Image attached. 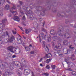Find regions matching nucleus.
I'll use <instances>...</instances> for the list:
<instances>
[{
    "label": "nucleus",
    "instance_id": "obj_61",
    "mask_svg": "<svg viewBox=\"0 0 76 76\" xmlns=\"http://www.w3.org/2000/svg\"><path fill=\"white\" fill-rule=\"evenodd\" d=\"M23 38H24L25 39H26V37H25L24 36L23 37Z\"/></svg>",
    "mask_w": 76,
    "mask_h": 76
},
{
    "label": "nucleus",
    "instance_id": "obj_35",
    "mask_svg": "<svg viewBox=\"0 0 76 76\" xmlns=\"http://www.w3.org/2000/svg\"><path fill=\"white\" fill-rule=\"evenodd\" d=\"M75 73H76V72H75V71H73L72 72V75H75Z\"/></svg>",
    "mask_w": 76,
    "mask_h": 76
},
{
    "label": "nucleus",
    "instance_id": "obj_55",
    "mask_svg": "<svg viewBox=\"0 0 76 76\" xmlns=\"http://www.w3.org/2000/svg\"><path fill=\"white\" fill-rule=\"evenodd\" d=\"M40 66L41 67H43V65H42V64H41L40 65Z\"/></svg>",
    "mask_w": 76,
    "mask_h": 76
},
{
    "label": "nucleus",
    "instance_id": "obj_33",
    "mask_svg": "<svg viewBox=\"0 0 76 76\" xmlns=\"http://www.w3.org/2000/svg\"><path fill=\"white\" fill-rule=\"evenodd\" d=\"M14 30H12V33L13 34H14V35H15L16 34V31H14Z\"/></svg>",
    "mask_w": 76,
    "mask_h": 76
},
{
    "label": "nucleus",
    "instance_id": "obj_27",
    "mask_svg": "<svg viewBox=\"0 0 76 76\" xmlns=\"http://www.w3.org/2000/svg\"><path fill=\"white\" fill-rule=\"evenodd\" d=\"M51 67L53 69H55V68H56V66L55 65H52Z\"/></svg>",
    "mask_w": 76,
    "mask_h": 76
},
{
    "label": "nucleus",
    "instance_id": "obj_20",
    "mask_svg": "<svg viewBox=\"0 0 76 76\" xmlns=\"http://www.w3.org/2000/svg\"><path fill=\"white\" fill-rule=\"evenodd\" d=\"M1 7H0V16H3V13L1 12Z\"/></svg>",
    "mask_w": 76,
    "mask_h": 76
},
{
    "label": "nucleus",
    "instance_id": "obj_59",
    "mask_svg": "<svg viewBox=\"0 0 76 76\" xmlns=\"http://www.w3.org/2000/svg\"><path fill=\"white\" fill-rule=\"evenodd\" d=\"M72 60L73 61H75V58H72Z\"/></svg>",
    "mask_w": 76,
    "mask_h": 76
},
{
    "label": "nucleus",
    "instance_id": "obj_3",
    "mask_svg": "<svg viewBox=\"0 0 76 76\" xmlns=\"http://www.w3.org/2000/svg\"><path fill=\"white\" fill-rule=\"evenodd\" d=\"M0 67L1 69H3L4 67L7 68L9 67V64L7 62L0 63Z\"/></svg>",
    "mask_w": 76,
    "mask_h": 76
},
{
    "label": "nucleus",
    "instance_id": "obj_28",
    "mask_svg": "<svg viewBox=\"0 0 76 76\" xmlns=\"http://www.w3.org/2000/svg\"><path fill=\"white\" fill-rule=\"evenodd\" d=\"M7 22V19L6 18H5L4 20H3L2 21V23H4V22Z\"/></svg>",
    "mask_w": 76,
    "mask_h": 76
},
{
    "label": "nucleus",
    "instance_id": "obj_38",
    "mask_svg": "<svg viewBox=\"0 0 76 76\" xmlns=\"http://www.w3.org/2000/svg\"><path fill=\"white\" fill-rule=\"evenodd\" d=\"M65 62H66V63H67V64H68V63H69V61H68L67 59H65Z\"/></svg>",
    "mask_w": 76,
    "mask_h": 76
},
{
    "label": "nucleus",
    "instance_id": "obj_62",
    "mask_svg": "<svg viewBox=\"0 0 76 76\" xmlns=\"http://www.w3.org/2000/svg\"><path fill=\"white\" fill-rule=\"evenodd\" d=\"M70 37H71L70 36L69 37H67V38H68V39H69V38H70Z\"/></svg>",
    "mask_w": 76,
    "mask_h": 76
},
{
    "label": "nucleus",
    "instance_id": "obj_21",
    "mask_svg": "<svg viewBox=\"0 0 76 76\" xmlns=\"http://www.w3.org/2000/svg\"><path fill=\"white\" fill-rule=\"evenodd\" d=\"M64 45H67V41L64 40V41L63 42Z\"/></svg>",
    "mask_w": 76,
    "mask_h": 76
},
{
    "label": "nucleus",
    "instance_id": "obj_54",
    "mask_svg": "<svg viewBox=\"0 0 76 76\" xmlns=\"http://www.w3.org/2000/svg\"><path fill=\"white\" fill-rule=\"evenodd\" d=\"M39 20L40 21H42V19L41 18H40V19H39Z\"/></svg>",
    "mask_w": 76,
    "mask_h": 76
},
{
    "label": "nucleus",
    "instance_id": "obj_45",
    "mask_svg": "<svg viewBox=\"0 0 76 76\" xmlns=\"http://www.w3.org/2000/svg\"><path fill=\"white\" fill-rule=\"evenodd\" d=\"M45 42H43V45L44 46V47H45Z\"/></svg>",
    "mask_w": 76,
    "mask_h": 76
},
{
    "label": "nucleus",
    "instance_id": "obj_39",
    "mask_svg": "<svg viewBox=\"0 0 76 76\" xmlns=\"http://www.w3.org/2000/svg\"><path fill=\"white\" fill-rule=\"evenodd\" d=\"M23 9L24 10H25V9H27L28 7L26 8L24 6L23 7Z\"/></svg>",
    "mask_w": 76,
    "mask_h": 76
},
{
    "label": "nucleus",
    "instance_id": "obj_14",
    "mask_svg": "<svg viewBox=\"0 0 76 76\" xmlns=\"http://www.w3.org/2000/svg\"><path fill=\"white\" fill-rule=\"evenodd\" d=\"M13 7H12L11 9H10V12L11 13H12V12L11 10H13V9L15 10V9H16V7H15V5L14 4H13Z\"/></svg>",
    "mask_w": 76,
    "mask_h": 76
},
{
    "label": "nucleus",
    "instance_id": "obj_31",
    "mask_svg": "<svg viewBox=\"0 0 76 76\" xmlns=\"http://www.w3.org/2000/svg\"><path fill=\"white\" fill-rule=\"evenodd\" d=\"M12 13L13 15H16L17 13V12H16V11H13Z\"/></svg>",
    "mask_w": 76,
    "mask_h": 76
},
{
    "label": "nucleus",
    "instance_id": "obj_36",
    "mask_svg": "<svg viewBox=\"0 0 76 76\" xmlns=\"http://www.w3.org/2000/svg\"><path fill=\"white\" fill-rule=\"evenodd\" d=\"M3 24L1 23L0 24V28H3Z\"/></svg>",
    "mask_w": 76,
    "mask_h": 76
},
{
    "label": "nucleus",
    "instance_id": "obj_56",
    "mask_svg": "<svg viewBox=\"0 0 76 76\" xmlns=\"http://www.w3.org/2000/svg\"><path fill=\"white\" fill-rule=\"evenodd\" d=\"M23 67H27V65L25 66V65H23Z\"/></svg>",
    "mask_w": 76,
    "mask_h": 76
},
{
    "label": "nucleus",
    "instance_id": "obj_6",
    "mask_svg": "<svg viewBox=\"0 0 76 76\" xmlns=\"http://www.w3.org/2000/svg\"><path fill=\"white\" fill-rule=\"evenodd\" d=\"M55 52L54 53L55 56H56V54H58L59 55V56H60L61 57H62L63 56V54L61 53H60V52L61 51L60 50H56L55 51Z\"/></svg>",
    "mask_w": 76,
    "mask_h": 76
},
{
    "label": "nucleus",
    "instance_id": "obj_43",
    "mask_svg": "<svg viewBox=\"0 0 76 76\" xmlns=\"http://www.w3.org/2000/svg\"><path fill=\"white\" fill-rule=\"evenodd\" d=\"M23 65H22V66H21V68H19V69H20V70H23Z\"/></svg>",
    "mask_w": 76,
    "mask_h": 76
},
{
    "label": "nucleus",
    "instance_id": "obj_37",
    "mask_svg": "<svg viewBox=\"0 0 76 76\" xmlns=\"http://www.w3.org/2000/svg\"><path fill=\"white\" fill-rule=\"evenodd\" d=\"M30 16H31V17H30V18L31 19V20H32V18L33 17V18H34V17H33V15H30Z\"/></svg>",
    "mask_w": 76,
    "mask_h": 76
},
{
    "label": "nucleus",
    "instance_id": "obj_17",
    "mask_svg": "<svg viewBox=\"0 0 76 76\" xmlns=\"http://www.w3.org/2000/svg\"><path fill=\"white\" fill-rule=\"evenodd\" d=\"M25 49L26 50V51H30V48L28 46H26L25 47Z\"/></svg>",
    "mask_w": 76,
    "mask_h": 76
},
{
    "label": "nucleus",
    "instance_id": "obj_34",
    "mask_svg": "<svg viewBox=\"0 0 76 76\" xmlns=\"http://www.w3.org/2000/svg\"><path fill=\"white\" fill-rule=\"evenodd\" d=\"M46 69H50V66L48 65H47L46 67Z\"/></svg>",
    "mask_w": 76,
    "mask_h": 76
},
{
    "label": "nucleus",
    "instance_id": "obj_52",
    "mask_svg": "<svg viewBox=\"0 0 76 76\" xmlns=\"http://www.w3.org/2000/svg\"><path fill=\"white\" fill-rule=\"evenodd\" d=\"M20 12L21 13V14H23H23H24V12H21V11H20Z\"/></svg>",
    "mask_w": 76,
    "mask_h": 76
},
{
    "label": "nucleus",
    "instance_id": "obj_49",
    "mask_svg": "<svg viewBox=\"0 0 76 76\" xmlns=\"http://www.w3.org/2000/svg\"><path fill=\"white\" fill-rule=\"evenodd\" d=\"M31 74H32L31 76H35V75H34V72H31Z\"/></svg>",
    "mask_w": 76,
    "mask_h": 76
},
{
    "label": "nucleus",
    "instance_id": "obj_40",
    "mask_svg": "<svg viewBox=\"0 0 76 76\" xmlns=\"http://www.w3.org/2000/svg\"><path fill=\"white\" fill-rule=\"evenodd\" d=\"M42 31H43V32H46V31H47L46 30L44 29V28H43L42 29Z\"/></svg>",
    "mask_w": 76,
    "mask_h": 76
},
{
    "label": "nucleus",
    "instance_id": "obj_58",
    "mask_svg": "<svg viewBox=\"0 0 76 76\" xmlns=\"http://www.w3.org/2000/svg\"><path fill=\"white\" fill-rule=\"evenodd\" d=\"M8 16H9V17H10V16H12V15L10 14V15H8Z\"/></svg>",
    "mask_w": 76,
    "mask_h": 76
},
{
    "label": "nucleus",
    "instance_id": "obj_42",
    "mask_svg": "<svg viewBox=\"0 0 76 76\" xmlns=\"http://www.w3.org/2000/svg\"><path fill=\"white\" fill-rule=\"evenodd\" d=\"M19 2L20 3V5H22V4L23 3V2L21 1H19Z\"/></svg>",
    "mask_w": 76,
    "mask_h": 76
},
{
    "label": "nucleus",
    "instance_id": "obj_41",
    "mask_svg": "<svg viewBox=\"0 0 76 76\" xmlns=\"http://www.w3.org/2000/svg\"><path fill=\"white\" fill-rule=\"evenodd\" d=\"M30 53L31 54H34V51H31L30 52Z\"/></svg>",
    "mask_w": 76,
    "mask_h": 76
},
{
    "label": "nucleus",
    "instance_id": "obj_32",
    "mask_svg": "<svg viewBox=\"0 0 76 76\" xmlns=\"http://www.w3.org/2000/svg\"><path fill=\"white\" fill-rule=\"evenodd\" d=\"M45 51H49V49H48V47H47V46H46Z\"/></svg>",
    "mask_w": 76,
    "mask_h": 76
},
{
    "label": "nucleus",
    "instance_id": "obj_53",
    "mask_svg": "<svg viewBox=\"0 0 76 76\" xmlns=\"http://www.w3.org/2000/svg\"><path fill=\"white\" fill-rule=\"evenodd\" d=\"M18 75L19 76H20V75H21L20 74V73L18 72Z\"/></svg>",
    "mask_w": 76,
    "mask_h": 76
},
{
    "label": "nucleus",
    "instance_id": "obj_44",
    "mask_svg": "<svg viewBox=\"0 0 76 76\" xmlns=\"http://www.w3.org/2000/svg\"><path fill=\"white\" fill-rule=\"evenodd\" d=\"M23 20H25V19H26V18H25V16L24 15L23 17Z\"/></svg>",
    "mask_w": 76,
    "mask_h": 76
},
{
    "label": "nucleus",
    "instance_id": "obj_10",
    "mask_svg": "<svg viewBox=\"0 0 76 76\" xmlns=\"http://www.w3.org/2000/svg\"><path fill=\"white\" fill-rule=\"evenodd\" d=\"M14 20H16V21H17V22H19V21H20L19 18L18 17V16H14Z\"/></svg>",
    "mask_w": 76,
    "mask_h": 76
},
{
    "label": "nucleus",
    "instance_id": "obj_47",
    "mask_svg": "<svg viewBox=\"0 0 76 76\" xmlns=\"http://www.w3.org/2000/svg\"><path fill=\"white\" fill-rule=\"evenodd\" d=\"M42 60H43V58H41L39 61V62H41V61H42Z\"/></svg>",
    "mask_w": 76,
    "mask_h": 76
},
{
    "label": "nucleus",
    "instance_id": "obj_48",
    "mask_svg": "<svg viewBox=\"0 0 76 76\" xmlns=\"http://www.w3.org/2000/svg\"><path fill=\"white\" fill-rule=\"evenodd\" d=\"M18 27L20 28V29H21V30H22V31H23V29H23V28L22 27H20L19 26H18Z\"/></svg>",
    "mask_w": 76,
    "mask_h": 76
},
{
    "label": "nucleus",
    "instance_id": "obj_22",
    "mask_svg": "<svg viewBox=\"0 0 76 76\" xmlns=\"http://www.w3.org/2000/svg\"><path fill=\"white\" fill-rule=\"evenodd\" d=\"M69 50H67L66 49H65V52L64 51V50H63V51L64 53L65 54H67L68 53V51H69Z\"/></svg>",
    "mask_w": 76,
    "mask_h": 76
},
{
    "label": "nucleus",
    "instance_id": "obj_60",
    "mask_svg": "<svg viewBox=\"0 0 76 76\" xmlns=\"http://www.w3.org/2000/svg\"><path fill=\"white\" fill-rule=\"evenodd\" d=\"M44 25H45V23H44L43 24V26H44Z\"/></svg>",
    "mask_w": 76,
    "mask_h": 76
},
{
    "label": "nucleus",
    "instance_id": "obj_8",
    "mask_svg": "<svg viewBox=\"0 0 76 76\" xmlns=\"http://www.w3.org/2000/svg\"><path fill=\"white\" fill-rule=\"evenodd\" d=\"M13 47L12 46H9L7 48L8 50H9L12 53H14V51L13 50L12 48H13Z\"/></svg>",
    "mask_w": 76,
    "mask_h": 76
},
{
    "label": "nucleus",
    "instance_id": "obj_25",
    "mask_svg": "<svg viewBox=\"0 0 76 76\" xmlns=\"http://www.w3.org/2000/svg\"><path fill=\"white\" fill-rule=\"evenodd\" d=\"M18 44H20V43H22V39H19L18 41Z\"/></svg>",
    "mask_w": 76,
    "mask_h": 76
},
{
    "label": "nucleus",
    "instance_id": "obj_30",
    "mask_svg": "<svg viewBox=\"0 0 76 76\" xmlns=\"http://www.w3.org/2000/svg\"><path fill=\"white\" fill-rule=\"evenodd\" d=\"M69 64L70 66H73V63L72 62H70L69 63Z\"/></svg>",
    "mask_w": 76,
    "mask_h": 76
},
{
    "label": "nucleus",
    "instance_id": "obj_9",
    "mask_svg": "<svg viewBox=\"0 0 76 76\" xmlns=\"http://www.w3.org/2000/svg\"><path fill=\"white\" fill-rule=\"evenodd\" d=\"M55 48H56V49H61V44L60 43H58V45H56L55 47Z\"/></svg>",
    "mask_w": 76,
    "mask_h": 76
},
{
    "label": "nucleus",
    "instance_id": "obj_23",
    "mask_svg": "<svg viewBox=\"0 0 76 76\" xmlns=\"http://www.w3.org/2000/svg\"><path fill=\"white\" fill-rule=\"evenodd\" d=\"M49 36L50 37H48V42H50V41H51V40L50 35H49Z\"/></svg>",
    "mask_w": 76,
    "mask_h": 76
},
{
    "label": "nucleus",
    "instance_id": "obj_26",
    "mask_svg": "<svg viewBox=\"0 0 76 76\" xmlns=\"http://www.w3.org/2000/svg\"><path fill=\"white\" fill-rule=\"evenodd\" d=\"M29 71V70L28 69H25L24 71V73H28V72Z\"/></svg>",
    "mask_w": 76,
    "mask_h": 76
},
{
    "label": "nucleus",
    "instance_id": "obj_29",
    "mask_svg": "<svg viewBox=\"0 0 76 76\" xmlns=\"http://www.w3.org/2000/svg\"><path fill=\"white\" fill-rule=\"evenodd\" d=\"M72 46H73V45H70L69 46V48L71 49V50H73V49L74 48V47H72Z\"/></svg>",
    "mask_w": 76,
    "mask_h": 76
},
{
    "label": "nucleus",
    "instance_id": "obj_19",
    "mask_svg": "<svg viewBox=\"0 0 76 76\" xmlns=\"http://www.w3.org/2000/svg\"><path fill=\"white\" fill-rule=\"evenodd\" d=\"M51 60L50 58L47 59L46 61V63H49L51 61Z\"/></svg>",
    "mask_w": 76,
    "mask_h": 76
},
{
    "label": "nucleus",
    "instance_id": "obj_4",
    "mask_svg": "<svg viewBox=\"0 0 76 76\" xmlns=\"http://www.w3.org/2000/svg\"><path fill=\"white\" fill-rule=\"evenodd\" d=\"M1 37H0V41H1V38H4L5 37H6V35H8L9 36V34H8V32L6 31V33H4L3 32H2L1 34Z\"/></svg>",
    "mask_w": 76,
    "mask_h": 76
},
{
    "label": "nucleus",
    "instance_id": "obj_63",
    "mask_svg": "<svg viewBox=\"0 0 76 76\" xmlns=\"http://www.w3.org/2000/svg\"><path fill=\"white\" fill-rule=\"evenodd\" d=\"M29 47H32V45H30Z\"/></svg>",
    "mask_w": 76,
    "mask_h": 76
},
{
    "label": "nucleus",
    "instance_id": "obj_64",
    "mask_svg": "<svg viewBox=\"0 0 76 76\" xmlns=\"http://www.w3.org/2000/svg\"><path fill=\"white\" fill-rule=\"evenodd\" d=\"M75 75L76 76V72H75V73L74 74V76H75Z\"/></svg>",
    "mask_w": 76,
    "mask_h": 76
},
{
    "label": "nucleus",
    "instance_id": "obj_57",
    "mask_svg": "<svg viewBox=\"0 0 76 76\" xmlns=\"http://www.w3.org/2000/svg\"><path fill=\"white\" fill-rule=\"evenodd\" d=\"M70 68H68V69H67L66 70H70Z\"/></svg>",
    "mask_w": 76,
    "mask_h": 76
},
{
    "label": "nucleus",
    "instance_id": "obj_18",
    "mask_svg": "<svg viewBox=\"0 0 76 76\" xmlns=\"http://www.w3.org/2000/svg\"><path fill=\"white\" fill-rule=\"evenodd\" d=\"M26 13H27V14H31L32 13V11L29 10V11H27L26 12Z\"/></svg>",
    "mask_w": 76,
    "mask_h": 76
},
{
    "label": "nucleus",
    "instance_id": "obj_15",
    "mask_svg": "<svg viewBox=\"0 0 76 76\" xmlns=\"http://www.w3.org/2000/svg\"><path fill=\"white\" fill-rule=\"evenodd\" d=\"M5 2V0H0V5L1 6L4 4V3Z\"/></svg>",
    "mask_w": 76,
    "mask_h": 76
},
{
    "label": "nucleus",
    "instance_id": "obj_1",
    "mask_svg": "<svg viewBox=\"0 0 76 76\" xmlns=\"http://www.w3.org/2000/svg\"><path fill=\"white\" fill-rule=\"evenodd\" d=\"M66 33H65L64 35H62L61 34V30H60L59 31H58V35H59V36L60 37H61L62 38L64 39V38H66V36H70V35L69 33V29H67L66 30Z\"/></svg>",
    "mask_w": 76,
    "mask_h": 76
},
{
    "label": "nucleus",
    "instance_id": "obj_46",
    "mask_svg": "<svg viewBox=\"0 0 76 76\" xmlns=\"http://www.w3.org/2000/svg\"><path fill=\"white\" fill-rule=\"evenodd\" d=\"M12 58H15V57H16V55H14L12 56Z\"/></svg>",
    "mask_w": 76,
    "mask_h": 76
},
{
    "label": "nucleus",
    "instance_id": "obj_2",
    "mask_svg": "<svg viewBox=\"0 0 76 76\" xmlns=\"http://www.w3.org/2000/svg\"><path fill=\"white\" fill-rule=\"evenodd\" d=\"M54 32V30H51L50 32V33L52 35H54V36L52 37V39H53V41H55L57 39V34L56 33L53 34Z\"/></svg>",
    "mask_w": 76,
    "mask_h": 76
},
{
    "label": "nucleus",
    "instance_id": "obj_11",
    "mask_svg": "<svg viewBox=\"0 0 76 76\" xmlns=\"http://www.w3.org/2000/svg\"><path fill=\"white\" fill-rule=\"evenodd\" d=\"M52 56V55L51 53H49L48 54H46L45 57H46V58H50Z\"/></svg>",
    "mask_w": 76,
    "mask_h": 76
},
{
    "label": "nucleus",
    "instance_id": "obj_51",
    "mask_svg": "<svg viewBox=\"0 0 76 76\" xmlns=\"http://www.w3.org/2000/svg\"><path fill=\"white\" fill-rule=\"evenodd\" d=\"M7 3H8L9 4H10V2H9V1H8V0H7Z\"/></svg>",
    "mask_w": 76,
    "mask_h": 76
},
{
    "label": "nucleus",
    "instance_id": "obj_50",
    "mask_svg": "<svg viewBox=\"0 0 76 76\" xmlns=\"http://www.w3.org/2000/svg\"><path fill=\"white\" fill-rule=\"evenodd\" d=\"M21 61L22 62H23V61H24V62H25V60L23 59H22Z\"/></svg>",
    "mask_w": 76,
    "mask_h": 76
},
{
    "label": "nucleus",
    "instance_id": "obj_5",
    "mask_svg": "<svg viewBox=\"0 0 76 76\" xmlns=\"http://www.w3.org/2000/svg\"><path fill=\"white\" fill-rule=\"evenodd\" d=\"M40 35H41V37H42V39H45V37H47V36H46V35H45V37H44V34L43 33H42L41 34H39V41L40 42H41V38H40L41 37V36H40Z\"/></svg>",
    "mask_w": 76,
    "mask_h": 76
},
{
    "label": "nucleus",
    "instance_id": "obj_16",
    "mask_svg": "<svg viewBox=\"0 0 76 76\" xmlns=\"http://www.w3.org/2000/svg\"><path fill=\"white\" fill-rule=\"evenodd\" d=\"M10 8V6L8 4L6 5L5 7V9H7V10H9Z\"/></svg>",
    "mask_w": 76,
    "mask_h": 76
},
{
    "label": "nucleus",
    "instance_id": "obj_24",
    "mask_svg": "<svg viewBox=\"0 0 76 76\" xmlns=\"http://www.w3.org/2000/svg\"><path fill=\"white\" fill-rule=\"evenodd\" d=\"M42 75H44V76H49V74L48 73H44Z\"/></svg>",
    "mask_w": 76,
    "mask_h": 76
},
{
    "label": "nucleus",
    "instance_id": "obj_12",
    "mask_svg": "<svg viewBox=\"0 0 76 76\" xmlns=\"http://www.w3.org/2000/svg\"><path fill=\"white\" fill-rule=\"evenodd\" d=\"M25 31L26 32V34H29V33H30L31 31V30L30 29H25Z\"/></svg>",
    "mask_w": 76,
    "mask_h": 76
},
{
    "label": "nucleus",
    "instance_id": "obj_13",
    "mask_svg": "<svg viewBox=\"0 0 76 76\" xmlns=\"http://www.w3.org/2000/svg\"><path fill=\"white\" fill-rule=\"evenodd\" d=\"M33 25H34V27L35 28H38V24L36 22H34V23H33Z\"/></svg>",
    "mask_w": 76,
    "mask_h": 76
},
{
    "label": "nucleus",
    "instance_id": "obj_7",
    "mask_svg": "<svg viewBox=\"0 0 76 76\" xmlns=\"http://www.w3.org/2000/svg\"><path fill=\"white\" fill-rule=\"evenodd\" d=\"M15 39V37L13 36H12L10 37V39L8 40V41H7V42H12L13 41V39Z\"/></svg>",
    "mask_w": 76,
    "mask_h": 76
}]
</instances>
